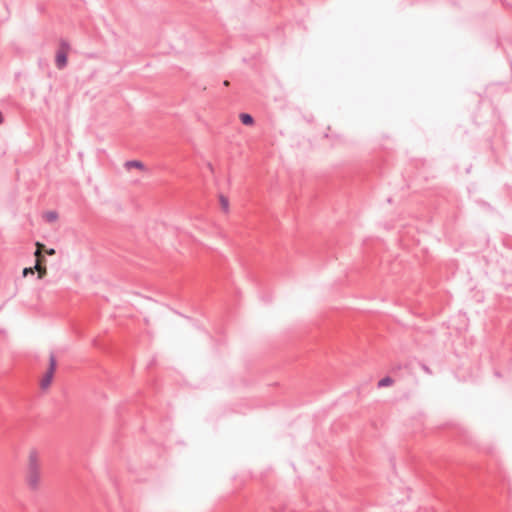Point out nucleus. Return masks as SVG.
I'll list each match as a JSON object with an SVG mask.
<instances>
[{
	"instance_id": "f257e3e1",
	"label": "nucleus",
	"mask_w": 512,
	"mask_h": 512,
	"mask_svg": "<svg viewBox=\"0 0 512 512\" xmlns=\"http://www.w3.org/2000/svg\"><path fill=\"white\" fill-rule=\"evenodd\" d=\"M25 484L30 491H38L42 484L41 470H27L25 474Z\"/></svg>"
},
{
	"instance_id": "f03ea898",
	"label": "nucleus",
	"mask_w": 512,
	"mask_h": 512,
	"mask_svg": "<svg viewBox=\"0 0 512 512\" xmlns=\"http://www.w3.org/2000/svg\"><path fill=\"white\" fill-rule=\"evenodd\" d=\"M55 369H56L55 358H54V356H50L49 369L44 374V376L42 377V379L40 381V386H41L42 389H47L51 385L52 379H53V376H54V373H55Z\"/></svg>"
},
{
	"instance_id": "7ed1b4c3",
	"label": "nucleus",
	"mask_w": 512,
	"mask_h": 512,
	"mask_svg": "<svg viewBox=\"0 0 512 512\" xmlns=\"http://www.w3.org/2000/svg\"><path fill=\"white\" fill-rule=\"evenodd\" d=\"M27 470H41L40 456L36 450H31L28 454Z\"/></svg>"
},
{
	"instance_id": "20e7f679",
	"label": "nucleus",
	"mask_w": 512,
	"mask_h": 512,
	"mask_svg": "<svg viewBox=\"0 0 512 512\" xmlns=\"http://www.w3.org/2000/svg\"><path fill=\"white\" fill-rule=\"evenodd\" d=\"M68 46L63 44L56 54V65L59 69H62L67 64Z\"/></svg>"
},
{
	"instance_id": "39448f33",
	"label": "nucleus",
	"mask_w": 512,
	"mask_h": 512,
	"mask_svg": "<svg viewBox=\"0 0 512 512\" xmlns=\"http://www.w3.org/2000/svg\"><path fill=\"white\" fill-rule=\"evenodd\" d=\"M219 205L222 209V211L224 213H228L229 212V209H230V202H229V199L224 196V195H220L219 196Z\"/></svg>"
},
{
	"instance_id": "423d86ee",
	"label": "nucleus",
	"mask_w": 512,
	"mask_h": 512,
	"mask_svg": "<svg viewBox=\"0 0 512 512\" xmlns=\"http://www.w3.org/2000/svg\"><path fill=\"white\" fill-rule=\"evenodd\" d=\"M35 271L38 274V278L42 279L47 275V268L43 264H40L39 261L35 263Z\"/></svg>"
},
{
	"instance_id": "0eeeda50",
	"label": "nucleus",
	"mask_w": 512,
	"mask_h": 512,
	"mask_svg": "<svg viewBox=\"0 0 512 512\" xmlns=\"http://www.w3.org/2000/svg\"><path fill=\"white\" fill-rule=\"evenodd\" d=\"M394 379L390 376H386L378 381L379 388L390 387L394 384Z\"/></svg>"
},
{
	"instance_id": "6e6552de",
	"label": "nucleus",
	"mask_w": 512,
	"mask_h": 512,
	"mask_svg": "<svg viewBox=\"0 0 512 512\" xmlns=\"http://www.w3.org/2000/svg\"><path fill=\"white\" fill-rule=\"evenodd\" d=\"M125 167L127 170H130L132 168L144 170V164L142 162L136 161V160L126 162Z\"/></svg>"
},
{
	"instance_id": "1a4fd4ad",
	"label": "nucleus",
	"mask_w": 512,
	"mask_h": 512,
	"mask_svg": "<svg viewBox=\"0 0 512 512\" xmlns=\"http://www.w3.org/2000/svg\"><path fill=\"white\" fill-rule=\"evenodd\" d=\"M239 118L244 125L251 126L254 123L252 116L247 113L240 114Z\"/></svg>"
},
{
	"instance_id": "9d476101",
	"label": "nucleus",
	"mask_w": 512,
	"mask_h": 512,
	"mask_svg": "<svg viewBox=\"0 0 512 512\" xmlns=\"http://www.w3.org/2000/svg\"><path fill=\"white\" fill-rule=\"evenodd\" d=\"M35 272V266L34 267H28L23 269V276L26 277L29 274H34Z\"/></svg>"
},
{
	"instance_id": "9b49d317",
	"label": "nucleus",
	"mask_w": 512,
	"mask_h": 512,
	"mask_svg": "<svg viewBox=\"0 0 512 512\" xmlns=\"http://www.w3.org/2000/svg\"><path fill=\"white\" fill-rule=\"evenodd\" d=\"M34 256L36 258V262L39 261L40 264H42L44 257L41 253V251H35Z\"/></svg>"
},
{
	"instance_id": "f8f14e48",
	"label": "nucleus",
	"mask_w": 512,
	"mask_h": 512,
	"mask_svg": "<svg viewBox=\"0 0 512 512\" xmlns=\"http://www.w3.org/2000/svg\"><path fill=\"white\" fill-rule=\"evenodd\" d=\"M36 251H41L44 249V245L40 242H36Z\"/></svg>"
},
{
	"instance_id": "ddd939ff",
	"label": "nucleus",
	"mask_w": 512,
	"mask_h": 512,
	"mask_svg": "<svg viewBox=\"0 0 512 512\" xmlns=\"http://www.w3.org/2000/svg\"><path fill=\"white\" fill-rule=\"evenodd\" d=\"M45 252H46L48 255H50V256H52V255H54V254H55V250H54V249H52V248H51V249H46V250H45Z\"/></svg>"
},
{
	"instance_id": "4468645a",
	"label": "nucleus",
	"mask_w": 512,
	"mask_h": 512,
	"mask_svg": "<svg viewBox=\"0 0 512 512\" xmlns=\"http://www.w3.org/2000/svg\"><path fill=\"white\" fill-rule=\"evenodd\" d=\"M3 123V116H2V113L0 112V124Z\"/></svg>"
}]
</instances>
